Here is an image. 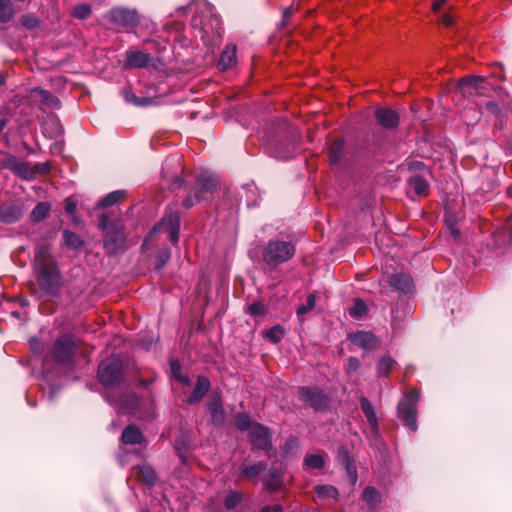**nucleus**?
<instances>
[{
    "label": "nucleus",
    "instance_id": "1",
    "mask_svg": "<svg viewBox=\"0 0 512 512\" xmlns=\"http://www.w3.org/2000/svg\"><path fill=\"white\" fill-rule=\"evenodd\" d=\"M34 270L41 290L49 296H56L61 287V274L48 245L36 247Z\"/></svg>",
    "mask_w": 512,
    "mask_h": 512
},
{
    "label": "nucleus",
    "instance_id": "2",
    "mask_svg": "<svg viewBox=\"0 0 512 512\" xmlns=\"http://www.w3.org/2000/svg\"><path fill=\"white\" fill-rule=\"evenodd\" d=\"M99 227L104 232V248L107 254L116 255L126 249V235L122 221L110 222L106 214L100 216Z\"/></svg>",
    "mask_w": 512,
    "mask_h": 512
},
{
    "label": "nucleus",
    "instance_id": "3",
    "mask_svg": "<svg viewBox=\"0 0 512 512\" xmlns=\"http://www.w3.org/2000/svg\"><path fill=\"white\" fill-rule=\"evenodd\" d=\"M295 252L296 247L291 241L270 240L263 249L262 257L269 267L276 268L291 260Z\"/></svg>",
    "mask_w": 512,
    "mask_h": 512
},
{
    "label": "nucleus",
    "instance_id": "4",
    "mask_svg": "<svg viewBox=\"0 0 512 512\" xmlns=\"http://www.w3.org/2000/svg\"><path fill=\"white\" fill-rule=\"evenodd\" d=\"M218 180L215 175L202 173L196 180L192 193L183 200V206L190 209L201 201H210L217 190Z\"/></svg>",
    "mask_w": 512,
    "mask_h": 512
},
{
    "label": "nucleus",
    "instance_id": "5",
    "mask_svg": "<svg viewBox=\"0 0 512 512\" xmlns=\"http://www.w3.org/2000/svg\"><path fill=\"white\" fill-rule=\"evenodd\" d=\"M123 376L122 361L115 356L103 360L98 368V378L105 386L117 385L121 382Z\"/></svg>",
    "mask_w": 512,
    "mask_h": 512
},
{
    "label": "nucleus",
    "instance_id": "6",
    "mask_svg": "<svg viewBox=\"0 0 512 512\" xmlns=\"http://www.w3.org/2000/svg\"><path fill=\"white\" fill-rule=\"evenodd\" d=\"M419 401V393L411 390L398 403V417L412 431H417V403Z\"/></svg>",
    "mask_w": 512,
    "mask_h": 512
},
{
    "label": "nucleus",
    "instance_id": "7",
    "mask_svg": "<svg viewBox=\"0 0 512 512\" xmlns=\"http://www.w3.org/2000/svg\"><path fill=\"white\" fill-rule=\"evenodd\" d=\"M77 339L72 334H65L56 339L52 356L58 363H69L76 354Z\"/></svg>",
    "mask_w": 512,
    "mask_h": 512
},
{
    "label": "nucleus",
    "instance_id": "8",
    "mask_svg": "<svg viewBox=\"0 0 512 512\" xmlns=\"http://www.w3.org/2000/svg\"><path fill=\"white\" fill-rule=\"evenodd\" d=\"M109 18L113 24L126 31L134 29L140 23V14L135 8L114 7L109 11Z\"/></svg>",
    "mask_w": 512,
    "mask_h": 512
},
{
    "label": "nucleus",
    "instance_id": "9",
    "mask_svg": "<svg viewBox=\"0 0 512 512\" xmlns=\"http://www.w3.org/2000/svg\"><path fill=\"white\" fill-rule=\"evenodd\" d=\"M298 394L300 399L314 411H323L328 408V396L317 387H300Z\"/></svg>",
    "mask_w": 512,
    "mask_h": 512
},
{
    "label": "nucleus",
    "instance_id": "10",
    "mask_svg": "<svg viewBox=\"0 0 512 512\" xmlns=\"http://www.w3.org/2000/svg\"><path fill=\"white\" fill-rule=\"evenodd\" d=\"M248 436L253 450H269L272 448V436L268 427L260 423H254Z\"/></svg>",
    "mask_w": 512,
    "mask_h": 512
},
{
    "label": "nucleus",
    "instance_id": "11",
    "mask_svg": "<svg viewBox=\"0 0 512 512\" xmlns=\"http://www.w3.org/2000/svg\"><path fill=\"white\" fill-rule=\"evenodd\" d=\"M180 218L177 212H167L162 221L153 229L155 231H164L169 234V239L173 244H176L179 239Z\"/></svg>",
    "mask_w": 512,
    "mask_h": 512
},
{
    "label": "nucleus",
    "instance_id": "12",
    "mask_svg": "<svg viewBox=\"0 0 512 512\" xmlns=\"http://www.w3.org/2000/svg\"><path fill=\"white\" fill-rule=\"evenodd\" d=\"M377 123L385 129H394L399 124V115L389 108H378L375 111Z\"/></svg>",
    "mask_w": 512,
    "mask_h": 512
},
{
    "label": "nucleus",
    "instance_id": "13",
    "mask_svg": "<svg viewBox=\"0 0 512 512\" xmlns=\"http://www.w3.org/2000/svg\"><path fill=\"white\" fill-rule=\"evenodd\" d=\"M23 215L21 205L5 203L0 206V221L6 224L17 222Z\"/></svg>",
    "mask_w": 512,
    "mask_h": 512
},
{
    "label": "nucleus",
    "instance_id": "14",
    "mask_svg": "<svg viewBox=\"0 0 512 512\" xmlns=\"http://www.w3.org/2000/svg\"><path fill=\"white\" fill-rule=\"evenodd\" d=\"M207 409L211 414L214 424L222 425L225 419L224 409L222 407L220 395L216 392L212 393L207 402Z\"/></svg>",
    "mask_w": 512,
    "mask_h": 512
},
{
    "label": "nucleus",
    "instance_id": "15",
    "mask_svg": "<svg viewBox=\"0 0 512 512\" xmlns=\"http://www.w3.org/2000/svg\"><path fill=\"white\" fill-rule=\"evenodd\" d=\"M150 62V55L142 51L128 50L126 52L125 69L145 68Z\"/></svg>",
    "mask_w": 512,
    "mask_h": 512
},
{
    "label": "nucleus",
    "instance_id": "16",
    "mask_svg": "<svg viewBox=\"0 0 512 512\" xmlns=\"http://www.w3.org/2000/svg\"><path fill=\"white\" fill-rule=\"evenodd\" d=\"M351 341L362 349H374L378 345L375 335L371 332L358 331L349 336Z\"/></svg>",
    "mask_w": 512,
    "mask_h": 512
},
{
    "label": "nucleus",
    "instance_id": "17",
    "mask_svg": "<svg viewBox=\"0 0 512 512\" xmlns=\"http://www.w3.org/2000/svg\"><path fill=\"white\" fill-rule=\"evenodd\" d=\"M210 389V381L205 376H198L196 386L187 398V403L195 404L200 402Z\"/></svg>",
    "mask_w": 512,
    "mask_h": 512
},
{
    "label": "nucleus",
    "instance_id": "18",
    "mask_svg": "<svg viewBox=\"0 0 512 512\" xmlns=\"http://www.w3.org/2000/svg\"><path fill=\"white\" fill-rule=\"evenodd\" d=\"M360 406H361V409H362L363 413L365 414V417L367 418V421L370 425L371 432L373 434L377 435L379 432L378 418H377V415L373 408L372 403L366 397H361L360 398Z\"/></svg>",
    "mask_w": 512,
    "mask_h": 512
},
{
    "label": "nucleus",
    "instance_id": "19",
    "mask_svg": "<svg viewBox=\"0 0 512 512\" xmlns=\"http://www.w3.org/2000/svg\"><path fill=\"white\" fill-rule=\"evenodd\" d=\"M479 76H468L459 80L457 90L464 96H477Z\"/></svg>",
    "mask_w": 512,
    "mask_h": 512
},
{
    "label": "nucleus",
    "instance_id": "20",
    "mask_svg": "<svg viewBox=\"0 0 512 512\" xmlns=\"http://www.w3.org/2000/svg\"><path fill=\"white\" fill-rule=\"evenodd\" d=\"M236 46L235 45H227L223 49L220 59L218 61V67L220 70H227L234 67L237 63L236 57Z\"/></svg>",
    "mask_w": 512,
    "mask_h": 512
},
{
    "label": "nucleus",
    "instance_id": "21",
    "mask_svg": "<svg viewBox=\"0 0 512 512\" xmlns=\"http://www.w3.org/2000/svg\"><path fill=\"white\" fill-rule=\"evenodd\" d=\"M389 284L396 290L402 292H410L413 286V281L410 275L404 273H396L389 277Z\"/></svg>",
    "mask_w": 512,
    "mask_h": 512
},
{
    "label": "nucleus",
    "instance_id": "22",
    "mask_svg": "<svg viewBox=\"0 0 512 512\" xmlns=\"http://www.w3.org/2000/svg\"><path fill=\"white\" fill-rule=\"evenodd\" d=\"M30 97L32 101L39 102L49 107H57L58 105V99L54 95L40 88L32 89Z\"/></svg>",
    "mask_w": 512,
    "mask_h": 512
},
{
    "label": "nucleus",
    "instance_id": "23",
    "mask_svg": "<svg viewBox=\"0 0 512 512\" xmlns=\"http://www.w3.org/2000/svg\"><path fill=\"white\" fill-rule=\"evenodd\" d=\"M121 440L126 445L141 444L144 436L139 428L129 425L123 430Z\"/></svg>",
    "mask_w": 512,
    "mask_h": 512
},
{
    "label": "nucleus",
    "instance_id": "24",
    "mask_svg": "<svg viewBox=\"0 0 512 512\" xmlns=\"http://www.w3.org/2000/svg\"><path fill=\"white\" fill-rule=\"evenodd\" d=\"M409 191L414 192L417 196H423L428 193V182L421 176H412L407 181Z\"/></svg>",
    "mask_w": 512,
    "mask_h": 512
},
{
    "label": "nucleus",
    "instance_id": "25",
    "mask_svg": "<svg viewBox=\"0 0 512 512\" xmlns=\"http://www.w3.org/2000/svg\"><path fill=\"white\" fill-rule=\"evenodd\" d=\"M138 480L146 483L147 485H154L157 480V475L154 469L149 465H140L136 468L135 472Z\"/></svg>",
    "mask_w": 512,
    "mask_h": 512
},
{
    "label": "nucleus",
    "instance_id": "26",
    "mask_svg": "<svg viewBox=\"0 0 512 512\" xmlns=\"http://www.w3.org/2000/svg\"><path fill=\"white\" fill-rule=\"evenodd\" d=\"M267 468V463L259 461L257 463L243 466L240 469V476L248 479H254L259 476Z\"/></svg>",
    "mask_w": 512,
    "mask_h": 512
},
{
    "label": "nucleus",
    "instance_id": "27",
    "mask_svg": "<svg viewBox=\"0 0 512 512\" xmlns=\"http://www.w3.org/2000/svg\"><path fill=\"white\" fill-rule=\"evenodd\" d=\"M51 206L48 202H39L32 210L30 219L32 222H40L48 217Z\"/></svg>",
    "mask_w": 512,
    "mask_h": 512
},
{
    "label": "nucleus",
    "instance_id": "28",
    "mask_svg": "<svg viewBox=\"0 0 512 512\" xmlns=\"http://www.w3.org/2000/svg\"><path fill=\"white\" fill-rule=\"evenodd\" d=\"M267 489L276 491L281 487V473L277 469H271L263 479Z\"/></svg>",
    "mask_w": 512,
    "mask_h": 512
},
{
    "label": "nucleus",
    "instance_id": "29",
    "mask_svg": "<svg viewBox=\"0 0 512 512\" xmlns=\"http://www.w3.org/2000/svg\"><path fill=\"white\" fill-rule=\"evenodd\" d=\"M325 453L307 454L304 458V465L308 469H322L325 466Z\"/></svg>",
    "mask_w": 512,
    "mask_h": 512
},
{
    "label": "nucleus",
    "instance_id": "30",
    "mask_svg": "<svg viewBox=\"0 0 512 512\" xmlns=\"http://www.w3.org/2000/svg\"><path fill=\"white\" fill-rule=\"evenodd\" d=\"M124 98L127 102L139 107H146L154 103L153 98L150 97H137L131 89L123 91Z\"/></svg>",
    "mask_w": 512,
    "mask_h": 512
},
{
    "label": "nucleus",
    "instance_id": "31",
    "mask_svg": "<svg viewBox=\"0 0 512 512\" xmlns=\"http://www.w3.org/2000/svg\"><path fill=\"white\" fill-rule=\"evenodd\" d=\"M15 14L11 0H0V22H9Z\"/></svg>",
    "mask_w": 512,
    "mask_h": 512
},
{
    "label": "nucleus",
    "instance_id": "32",
    "mask_svg": "<svg viewBox=\"0 0 512 512\" xmlns=\"http://www.w3.org/2000/svg\"><path fill=\"white\" fill-rule=\"evenodd\" d=\"M339 456L345 459V468L347 474L350 476L352 481L355 482L357 478L356 467L351 458L349 457L347 450L344 447H341L339 449Z\"/></svg>",
    "mask_w": 512,
    "mask_h": 512
},
{
    "label": "nucleus",
    "instance_id": "33",
    "mask_svg": "<svg viewBox=\"0 0 512 512\" xmlns=\"http://www.w3.org/2000/svg\"><path fill=\"white\" fill-rule=\"evenodd\" d=\"M396 361L389 356H384L379 359L377 364V371L380 376L388 375L389 371L395 366Z\"/></svg>",
    "mask_w": 512,
    "mask_h": 512
},
{
    "label": "nucleus",
    "instance_id": "34",
    "mask_svg": "<svg viewBox=\"0 0 512 512\" xmlns=\"http://www.w3.org/2000/svg\"><path fill=\"white\" fill-rule=\"evenodd\" d=\"M243 500V495L239 491H230L224 501L225 508L228 510L236 508Z\"/></svg>",
    "mask_w": 512,
    "mask_h": 512
},
{
    "label": "nucleus",
    "instance_id": "35",
    "mask_svg": "<svg viewBox=\"0 0 512 512\" xmlns=\"http://www.w3.org/2000/svg\"><path fill=\"white\" fill-rule=\"evenodd\" d=\"M343 147H344L343 141L340 139L335 140L332 143V145L330 147V152H329V159L332 164H336L339 162L341 155H342Z\"/></svg>",
    "mask_w": 512,
    "mask_h": 512
},
{
    "label": "nucleus",
    "instance_id": "36",
    "mask_svg": "<svg viewBox=\"0 0 512 512\" xmlns=\"http://www.w3.org/2000/svg\"><path fill=\"white\" fill-rule=\"evenodd\" d=\"M92 13V8L87 3L77 4L73 7L72 15L80 20L87 19Z\"/></svg>",
    "mask_w": 512,
    "mask_h": 512
},
{
    "label": "nucleus",
    "instance_id": "37",
    "mask_svg": "<svg viewBox=\"0 0 512 512\" xmlns=\"http://www.w3.org/2000/svg\"><path fill=\"white\" fill-rule=\"evenodd\" d=\"M367 313V305L362 299H356L353 306L349 309V314L354 318H361Z\"/></svg>",
    "mask_w": 512,
    "mask_h": 512
},
{
    "label": "nucleus",
    "instance_id": "38",
    "mask_svg": "<svg viewBox=\"0 0 512 512\" xmlns=\"http://www.w3.org/2000/svg\"><path fill=\"white\" fill-rule=\"evenodd\" d=\"M63 237L67 246L78 249L83 245V241L75 232L65 230Z\"/></svg>",
    "mask_w": 512,
    "mask_h": 512
},
{
    "label": "nucleus",
    "instance_id": "39",
    "mask_svg": "<svg viewBox=\"0 0 512 512\" xmlns=\"http://www.w3.org/2000/svg\"><path fill=\"white\" fill-rule=\"evenodd\" d=\"M284 336V329L281 325H275L265 332V337L273 342L278 343Z\"/></svg>",
    "mask_w": 512,
    "mask_h": 512
},
{
    "label": "nucleus",
    "instance_id": "40",
    "mask_svg": "<svg viewBox=\"0 0 512 512\" xmlns=\"http://www.w3.org/2000/svg\"><path fill=\"white\" fill-rule=\"evenodd\" d=\"M254 423L255 422H252L250 416L246 413L238 414L235 417V424H236L237 428L241 431H246V430L250 431V429Z\"/></svg>",
    "mask_w": 512,
    "mask_h": 512
},
{
    "label": "nucleus",
    "instance_id": "41",
    "mask_svg": "<svg viewBox=\"0 0 512 512\" xmlns=\"http://www.w3.org/2000/svg\"><path fill=\"white\" fill-rule=\"evenodd\" d=\"M316 305V296L314 294L308 295L306 303L299 306L297 309V316L302 320V316L313 310Z\"/></svg>",
    "mask_w": 512,
    "mask_h": 512
},
{
    "label": "nucleus",
    "instance_id": "42",
    "mask_svg": "<svg viewBox=\"0 0 512 512\" xmlns=\"http://www.w3.org/2000/svg\"><path fill=\"white\" fill-rule=\"evenodd\" d=\"M248 313L251 316H265L267 314V306L262 302H254L250 304L247 308Z\"/></svg>",
    "mask_w": 512,
    "mask_h": 512
},
{
    "label": "nucleus",
    "instance_id": "43",
    "mask_svg": "<svg viewBox=\"0 0 512 512\" xmlns=\"http://www.w3.org/2000/svg\"><path fill=\"white\" fill-rule=\"evenodd\" d=\"M121 196H122V192H120V191L111 192L108 195H106L104 198H102L99 201L98 205L103 208L112 206L118 202V200L120 199Z\"/></svg>",
    "mask_w": 512,
    "mask_h": 512
},
{
    "label": "nucleus",
    "instance_id": "44",
    "mask_svg": "<svg viewBox=\"0 0 512 512\" xmlns=\"http://www.w3.org/2000/svg\"><path fill=\"white\" fill-rule=\"evenodd\" d=\"M362 498L368 504L374 505L379 501V493L375 488L369 486L363 490Z\"/></svg>",
    "mask_w": 512,
    "mask_h": 512
},
{
    "label": "nucleus",
    "instance_id": "45",
    "mask_svg": "<svg viewBox=\"0 0 512 512\" xmlns=\"http://www.w3.org/2000/svg\"><path fill=\"white\" fill-rule=\"evenodd\" d=\"M494 87L491 83H489L484 77L479 76V83L477 87V96H488L490 91H492Z\"/></svg>",
    "mask_w": 512,
    "mask_h": 512
},
{
    "label": "nucleus",
    "instance_id": "46",
    "mask_svg": "<svg viewBox=\"0 0 512 512\" xmlns=\"http://www.w3.org/2000/svg\"><path fill=\"white\" fill-rule=\"evenodd\" d=\"M316 493L319 496H326V497H332V498H336L338 495L337 489L331 485L317 486Z\"/></svg>",
    "mask_w": 512,
    "mask_h": 512
},
{
    "label": "nucleus",
    "instance_id": "47",
    "mask_svg": "<svg viewBox=\"0 0 512 512\" xmlns=\"http://www.w3.org/2000/svg\"><path fill=\"white\" fill-rule=\"evenodd\" d=\"M21 22L28 29L36 28L39 24L38 18L34 15H24Z\"/></svg>",
    "mask_w": 512,
    "mask_h": 512
},
{
    "label": "nucleus",
    "instance_id": "48",
    "mask_svg": "<svg viewBox=\"0 0 512 512\" xmlns=\"http://www.w3.org/2000/svg\"><path fill=\"white\" fill-rule=\"evenodd\" d=\"M299 446V440L297 437L291 436L285 443L284 451L285 453H290L293 450L297 449Z\"/></svg>",
    "mask_w": 512,
    "mask_h": 512
},
{
    "label": "nucleus",
    "instance_id": "49",
    "mask_svg": "<svg viewBox=\"0 0 512 512\" xmlns=\"http://www.w3.org/2000/svg\"><path fill=\"white\" fill-rule=\"evenodd\" d=\"M169 258H170V252L168 250H161V251H159V253L157 255V260L159 262L157 267L158 268L163 267L167 263Z\"/></svg>",
    "mask_w": 512,
    "mask_h": 512
},
{
    "label": "nucleus",
    "instance_id": "50",
    "mask_svg": "<svg viewBox=\"0 0 512 512\" xmlns=\"http://www.w3.org/2000/svg\"><path fill=\"white\" fill-rule=\"evenodd\" d=\"M360 367V362L356 357H350L347 363V372H356Z\"/></svg>",
    "mask_w": 512,
    "mask_h": 512
},
{
    "label": "nucleus",
    "instance_id": "51",
    "mask_svg": "<svg viewBox=\"0 0 512 512\" xmlns=\"http://www.w3.org/2000/svg\"><path fill=\"white\" fill-rule=\"evenodd\" d=\"M76 209H77V203L76 201H74L73 199L71 198H67L65 200V211L68 213V214H74L76 212Z\"/></svg>",
    "mask_w": 512,
    "mask_h": 512
},
{
    "label": "nucleus",
    "instance_id": "52",
    "mask_svg": "<svg viewBox=\"0 0 512 512\" xmlns=\"http://www.w3.org/2000/svg\"><path fill=\"white\" fill-rule=\"evenodd\" d=\"M485 109L492 114H498L500 111L498 104L494 101L487 102L485 104Z\"/></svg>",
    "mask_w": 512,
    "mask_h": 512
},
{
    "label": "nucleus",
    "instance_id": "53",
    "mask_svg": "<svg viewBox=\"0 0 512 512\" xmlns=\"http://www.w3.org/2000/svg\"><path fill=\"white\" fill-rule=\"evenodd\" d=\"M260 512H283V508L281 505L276 504L273 506H265Z\"/></svg>",
    "mask_w": 512,
    "mask_h": 512
},
{
    "label": "nucleus",
    "instance_id": "54",
    "mask_svg": "<svg viewBox=\"0 0 512 512\" xmlns=\"http://www.w3.org/2000/svg\"><path fill=\"white\" fill-rule=\"evenodd\" d=\"M293 14V8L288 7L283 11V25L286 23V21L292 16Z\"/></svg>",
    "mask_w": 512,
    "mask_h": 512
},
{
    "label": "nucleus",
    "instance_id": "55",
    "mask_svg": "<svg viewBox=\"0 0 512 512\" xmlns=\"http://www.w3.org/2000/svg\"><path fill=\"white\" fill-rule=\"evenodd\" d=\"M441 21L445 26H450L453 24V18L448 14H444L441 18Z\"/></svg>",
    "mask_w": 512,
    "mask_h": 512
},
{
    "label": "nucleus",
    "instance_id": "56",
    "mask_svg": "<svg viewBox=\"0 0 512 512\" xmlns=\"http://www.w3.org/2000/svg\"><path fill=\"white\" fill-rule=\"evenodd\" d=\"M445 0H434L433 4H432V9L433 11H438L442 4L444 3Z\"/></svg>",
    "mask_w": 512,
    "mask_h": 512
},
{
    "label": "nucleus",
    "instance_id": "57",
    "mask_svg": "<svg viewBox=\"0 0 512 512\" xmlns=\"http://www.w3.org/2000/svg\"><path fill=\"white\" fill-rule=\"evenodd\" d=\"M7 124H8V118L5 116H1L0 117V133L4 130V128L7 126Z\"/></svg>",
    "mask_w": 512,
    "mask_h": 512
},
{
    "label": "nucleus",
    "instance_id": "58",
    "mask_svg": "<svg viewBox=\"0 0 512 512\" xmlns=\"http://www.w3.org/2000/svg\"><path fill=\"white\" fill-rule=\"evenodd\" d=\"M183 180L180 177H176L172 183L173 188L181 187Z\"/></svg>",
    "mask_w": 512,
    "mask_h": 512
},
{
    "label": "nucleus",
    "instance_id": "59",
    "mask_svg": "<svg viewBox=\"0 0 512 512\" xmlns=\"http://www.w3.org/2000/svg\"><path fill=\"white\" fill-rule=\"evenodd\" d=\"M177 378H178V380H179L181 383H183V384H185V385H187V384L189 383V379H188V377H187V376H181V375H179V376H177Z\"/></svg>",
    "mask_w": 512,
    "mask_h": 512
},
{
    "label": "nucleus",
    "instance_id": "60",
    "mask_svg": "<svg viewBox=\"0 0 512 512\" xmlns=\"http://www.w3.org/2000/svg\"><path fill=\"white\" fill-rule=\"evenodd\" d=\"M451 234L454 238H457L460 235V231L454 227L451 228Z\"/></svg>",
    "mask_w": 512,
    "mask_h": 512
},
{
    "label": "nucleus",
    "instance_id": "61",
    "mask_svg": "<svg viewBox=\"0 0 512 512\" xmlns=\"http://www.w3.org/2000/svg\"><path fill=\"white\" fill-rule=\"evenodd\" d=\"M179 368H180V367H179V365H178V364H176V363L172 362V370H173V372H174L175 374H176V371H177Z\"/></svg>",
    "mask_w": 512,
    "mask_h": 512
},
{
    "label": "nucleus",
    "instance_id": "62",
    "mask_svg": "<svg viewBox=\"0 0 512 512\" xmlns=\"http://www.w3.org/2000/svg\"><path fill=\"white\" fill-rule=\"evenodd\" d=\"M5 83V80L3 76L0 75V86H2Z\"/></svg>",
    "mask_w": 512,
    "mask_h": 512
},
{
    "label": "nucleus",
    "instance_id": "63",
    "mask_svg": "<svg viewBox=\"0 0 512 512\" xmlns=\"http://www.w3.org/2000/svg\"><path fill=\"white\" fill-rule=\"evenodd\" d=\"M12 315L15 316V317H18L19 313L18 312H13Z\"/></svg>",
    "mask_w": 512,
    "mask_h": 512
}]
</instances>
